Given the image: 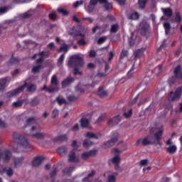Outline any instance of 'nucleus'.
<instances>
[{"mask_svg":"<svg viewBox=\"0 0 182 182\" xmlns=\"http://www.w3.org/2000/svg\"><path fill=\"white\" fill-rule=\"evenodd\" d=\"M164 132L163 127L151 128L150 129V134L143 138L141 144L143 146H161L160 140L163 139Z\"/></svg>","mask_w":182,"mask_h":182,"instance_id":"1","label":"nucleus"},{"mask_svg":"<svg viewBox=\"0 0 182 182\" xmlns=\"http://www.w3.org/2000/svg\"><path fill=\"white\" fill-rule=\"evenodd\" d=\"M83 65H85L83 58L79 54H75L70 57L68 62V66L70 69L74 68V75L75 76L77 75H83V73L79 70V68H83Z\"/></svg>","mask_w":182,"mask_h":182,"instance_id":"2","label":"nucleus"},{"mask_svg":"<svg viewBox=\"0 0 182 182\" xmlns=\"http://www.w3.org/2000/svg\"><path fill=\"white\" fill-rule=\"evenodd\" d=\"M13 139L14 143L20 146V149H23V151H31L32 147L25 136L18 132H14Z\"/></svg>","mask_w":182,"mask_h":182,"instance_id":"3","label":"nucleus"},{"mask_svg":"<svg viewBox=\"0 0 182 182\" xmlns=\"http://www.w3.org/2000/svg\"><path fill=\"white\" fill-rule=\"evenodd\" d=\"M25 87L27 88V92H28V93H32L36 90V85L25 82L23 85L19 87L14 91L9 92V95H10V96H16V95H19V93L23 92Z\"/></svg>","mask_w":182,"mask_h":182,"instance_id":"4","label":"nucleus"},{"mask_svg":"<svg viewBox=\"0 0 182 182\" xmlns=\"http://www.w3.org/2000/svg\"><path fill=\"white\" fill-rule=\"evenodd\" d=\"M30 134L33 137V139H37V140H43L46 136L45 133L40 131L38 124L31 127L30 129Z\"/></svg>","mask_w":182,"mask_h":182,"instance_id":"5","label":"nucleus"},{"mask_svg":"<svg viewBox=\"0 0 182 182\" xmlns=\"http://www.w3.org/2000/svg\"><path fill=\"white\" fill-rule=\"evenodd\" d=\"M2 159L3 163L8 164L12 159V152L10 150H4L3 152L0 149V160Z\"/></svg>","mask_w":182,"mask_h":182,"instance_id":"6","label":"nucleus"},{"mask_svg":"<svg viewBox=\"0 0 182 182\" xmlns=\"http://www.w3.org/2000/svg\"><path fill=\"white\" fill-rule=\"evenodd\" d=\"M119 136L120 135L119 134V133L114 134L113 136L111 138V139L109 141L103 144L102 148L103 149H109V147H113V145L116 144V143H117Z\"/></svg>","mask_w":182,"mask_h":182,"instance_id":"7","label":"nucleus"},{"mask_svg":"<svg viewBox=\"0 0 182 182\" xmlns=\"http://www.w3.org/2000/svg\"><path fill=\"white\" fill-rule=\"evenodd\" d=\"M150 28V25L147 23V22H142L140 24L139 28V33L140 35H142V36H144L147 32H149V28Z\"/></svg>","mask_w":182,"mask_h":182,"instance_id":"8","label":"nucleus"},{"mask_svg":"<svg viewBox=\"0 0 182 182\" xmlns=\"http://www.w3.org/2000/svg\"><path fill=\"white\" fill-rule=\"evenodd\" d=\"M24 160L25 158L23 156L14 158V168H19V167H22Z\"/></svg>","mask_w":182,"mask_h":182,"instance_id":"9","label":"nucleus"},{"mask_svg":"<svg viewBox=\"0 0 182 182\" xmlns=\"http://www.w3.org/2000/svg\"><path fill=\"white\" fill-rule=\"evenodd\" d=\"M98 0H90L88 6L86 7V11L89 14H92L95 11V6L97 5Z\"/></svg>","mask_w":182,"mask_h":182,"instance_id":"10","label":"nucleus"},{"mask_svg":"<svg viewBox=\"0 0 182 182\" xmlns=\"http://www.w3.org/2000/svg\"><path fill=\"white\" fill-rule=\"evenodd\" d=\"M7 82H11V78H9V77H5L0 79V92H4V90H5Z\"/></svg>","mask_w":182,"mask_h":182,"instance_id":"11","label":"nucleus"},{"mask_svg":"<svg viewBox=\"0 0 182 182\" xmlns=\"http://www.w3.org/2000/svg\"><path fill=\"white\" fill-rule=\"evenodd\" d=\"M97 154V150H91L88 152H84L81 155V159H82V160H87V159H89L90 157H92V156H95Z\"/></svg>","mask_w":182,"mask_h":182,"instance_id":"12","label":"nucleus"},{"mask_svg":"<svg viewBox=\"0 0 182 182\" xmlns=\"http://www.w3.org/2000/svg\"><path fill=\"white\" fill-rule=\"evenodd\" d=\"M120 123V117L119 115L115 116L112 119H109L107 122L109 126H117Z\"/></svg>","mask_w":182,"mask_h":182,"instance_id":"13","label":"nucleus"},{"mask_svg":"<svg viewBox=\"0 0 182 182\" xmlns=\"http://www.w3.org/2000/svg\"><path fill=\"white\" fill-rule=\"evenodd\" d=\"M35 14V11L33 10H29L26 13L21 14L19 15V18L21 19H28L32 16Z\"/></svg>","mask_w":182,"mask_h":182,"instance_id":"14","label":"nucleus"},{"mask_svg":"<svg viewBox=\"0 0 182 182\" xmlns=\"http://www.w3.org/2000/svg\"><path fill=\"white\" fill-rule=\"evenodd\" d=\"M146 49L144 48H140L139 50H136L134 52V60L139 59V58H141L143 55H144V51Z\"/></svg>","mask_w":182,"mask_h":182,"instance_id":"15","label":"nucleus"},{"mask_svg":"<svg viewBox=\"0 0 182 182\" xmlns=\"http://www.w3.org/2000/svg\"><path fill=\"white\" fill-rule=\"evenodd\" d=\"M42 161H43V156H37L33 161V167H39L41 164H42Z\"/></svg>","mask_w":182,"mask_h":182,"instance_id":"16","label":"nucleus"},{"mask_svg":"<svg viewBox=\"0 0 182 182\" xmlns=\"http://www.w3.org/2000/svg\"><path fill=\"white\" fill-rule=\"evenodd\" d=\"M56 174H58V168L55 166L53 169L50 173L49 176H46L44 177L45 180H49L50 178H53L56 177Z\"/></svg>","mask_w":182,"mask_h":182,"instance_id":"17","label":"nucleus"},{"mask_svg":"<svg viewBox=\"0 0 182 182\" xmlns=\"http://www.w3.org/2000/svg\"><path fill=\"white\" fill-rule=\"evenodd\" d=\"M174 75L178 79H182L181 65H178L175 68Z\"/></svg>","mask_w":182,"mask_h":182,"instance_id":"18","label":"nucleus"},{"mask_svg":"<svg viewBox=\"0 0 182 182\" xmlns=\"http://www.w3.org/2000/svg\"><path fill=\"white\" fill-rule=\"evenodd\" d=\"M161 11L165 16H167L168 18H171L173 16V10L171 8H162Z\"/></svg>","mask_w":182,"mask_h":182,"instance_id":"19","label":"nucleus"},{"mask_svg":"<svg viewBox=\"0 0 182 182\" xmlns=\"http://www.w3.org/2000/svg\"><path fill=\"white\" fill-rule=\"evenodd\" d=\"M73 80H75V79H73V77H68L66 79H65L63 81H62L61 85H62L63 87H66V86H69V85H70V83H73Z\"/></svg>","mask_w":182,"mask_h":182,"instance_id":"20","label":"nucleus"},{"mask_svg":"<svg viewBox=\"0 0 182 182\" xmlns=\"http://www.w3.org/2000/svg\"><path fill=\"white\" fill-rule=\"evenodd\" d=\"M68 162L75 163L76 162V154L75 151H71L68 155Z\"/></svg>","mask_w":182,"mask_h":182,"instance_id":"21","label":"nucleus"},{"mask_svg":"<svg viewBox=\"0 0 182 182\" xmlns=\"http://www.w3.org/2000/svg\"><path fill=\"white\" fill-rule=\"evenodd\" d=\"M180 98L177 96L176 92H171L168 98L169 102H174L176 100H179Z\"/></svg>","mask_w":182,"mask_h":182,"instance_id":"22","label":"nucleus"},{"mask_svg":"<svg viewBox=\"0 0 182 182\" xmlns=\"http://www.w3.org/2000/svg\"><path fill=\"white\" fill-rule=\"evenodd\" d=\"M26 123L27 126H32V124H35V126H36V124H36V118L33 117L27 119Z\"/></svg>","mask_w":182,"mask_h":182,"instance_id":"23","label":"nucleus"},{"mask_svg":"<svg viewBox=\"0 0 182 182\" xmlns=\"http://www.w3.org/2000/svg\"><path fill=\"white\" fill-rule=\"evenodd\" d=\"M82 146L84 149H89V147H91V146H93V141H91V140L89 139H86L84 140Z\"/></svg>","mask_w":182,"mask_h":182,"instance_id":"24","label":"nucleus"},{"mask_svg":"<svg viewBox=\"0 0 182 182\" xmlns=\"http://www.w3.org/2000/svg\"><path fill=\"white\" fill-rule=\"evenodd\" d=\"M80 124H81V127H82L83 129H86L87 127H89V119L82 118L80 120Z\"/></svg>","mask_w":182,"mask_h":182,"instance_id":"25","label":"nucleus"},{"mask_svg":"<svg viewBox=\"0 0 182 182\" xmlns=\"http://www.w3.org/2000/svg\"><path fill=\"white\" fill-rule=\"evenodd\" d=\"M57 153L60 154V156H66V153H68V148L65 146L60 147L57 149Z\"/></svg>","mask_w":182,"mask_h":182,"instance_id":"26","label":"nucleus"},{"mask_svg":"<svg viewBox=\"0 0 182 182\" xmlns=\"http://www.w3.org/2000/svg\"><path fill=\"white\" fill-rule=\"evenodd\" d=\"M102 134L97 135L93 132H87L86 136L88 137V139H95V140H98L99 137H100Z\"/></svg>","mask_w":182,"mask_h":182,"instance_id":"27","label":"nucleus"},{"mask_svg":"<svg viewBox=\"0 0 182 182\" xmlns=\"http://www.w3.org/2000/svg\"><path fill=\"white\" fill-rule=\"evenodd\" d=\"M39 103H41V100H39V98L38 97H34L30 102V105L31 106V107H35L36 106H38Z\"/></svg>","mask_w":182,"mask_h":182,"instance_id":"28","label":"nucleus"},{"mask_svg":"<svg viewBox=\"0 0 182 182\" xmlns=\"http://www.w3.org/2000/svg\"><path fill=\"white\" fill-rule=\"evenodd\" d=\"M73 170H75V166H70L63 171V174L65 176H70V174H72L73 172Z\"/></svg>","mask_w":182,"mask_h":182,"instance_id":"29","label":"nucleus"},{"mask_svg":"<svg viewBox=\"0 0 182 182\" xmlns=\"http://www.w3.org/2000/svg\"><path fill=\"white\" fill-rule=\"evenodd\" d=\"M128 55H129V50H122L119 57V62L122 63V59H124V58H127Z\"/></svg>","mask_w":182,"mask_h":182,"instance_id":"30","label":"nucleus"},{"mask_svg":"<svg viewBox=\"0 0 182 182\" xmlns=\"http://www.w3.org/2000/svg\"><path fill=\"white\" fill-rule=\"evenodd\" d=\"M50 85L53 86H58L59 85V80H58V76L56 75H53L51 77Z\"/></svg>","mask_w":182,"mask_h":182,"instance_id":"31","label":"nucleus"},{"mask_svg":"<svg viewBox=\"0 0 182 182\" xmlns=\"http://www.w3.org/2000/svg\"><path fill=\"white\" fill-rule=\"evenodd\" d=\"M166 151L169 153V154H174L176 151H177V146L176 145H173L166 149Z\"/></svg>","mask_w":182,"mask_h":182,"instance_id":"32","label":"nucleus"},{"mask_svg":"<svg viewBox=\"0 0 182 182\" xmlns=\"http://www.w3.org/2000/svg\"><path fill=\"white\" fill-rule=\"evenodd\" d=\"M164 27L165 29L166 35H168V33H170V31L171 30V25L170 24V23L166 22L164 24Z\"/></svg>","mask_w":182,"mask_h":182,"instance_id":"33","label":"nucleus"},{"mask_svg":"<svg viewBox=\"0 0 182 182\" xmlns=\"http://www.w3.org/2000/svg\"><path fill=\"white\" fill-rule=\"evenodd\" d=\"M58 90H59V88H58V86L52 85V84L47 89V91L48 92V93H53L55 92H58Z\"/></svg>","mask_w":182,"mask_h":182,"instance_id":"34","label":"nucleus"},{"mask_svg":"<svg viewBox=\"0 0 182 182\" xmlns=\"http://www.w3.org/2000/svg\"><path fill=\"white\" fill-rule=\"evenodd\" d=\"M181 16L180 15V12H176V16L175 19H172V22H177V23H181Z\"/></svg>","mask_w":182,"mask_h":182,"instance_id":"35","label":"nucleus"},{"mask_svg":"<svg viewBox=\"0 0 182 182\" xmlns=\"http://www.w3.org/2000/svg\"><path fill=\"white\" fill-rule=\"evenodd\" d=\"M98 96H100V97H106V96H107V92H106V90H105V89L100 88L98 90Z\"/></svg>","mask_w":182,"mask_h":182,"instance_id":"36","label":"nucleus"},{"mask_svg":"<svg viewBox=\"0 0 182 182\" xmlns=\"http://www.w3.org/2000/svg\"><path fill=\"white\" fill-rule=\"evenodd\" d=\"M119 31V24H112L111 26L110 33H116Z\"/></svg>","mask_w":182,"mask_h":182,"instance_id":"37","label":"nucleus"},{"mask_svg":"<svg viewBox=\"0 0 182 182\" xmlns=\"http://www.w3.org/2000/svg\"><path fill=\"white\" fill-rule=\"evenodd\" d=\"M121 160H122V159L120 158V156L117 155L114 158H112V161L113 164H120Z\"/></svg>","mask_w":182,"mask_h":182,"instance_id":"38","label":"nucleus"},{"mask_svg":"<svg viewBox=\"0 0 182 182\" xmlns=\"http://www.w3.org/2000/svg\"><path fill=\"white\" fill-rule=\"evenodd\" d=\"M19 62V60L12 55L11 58L9 60V65H16Z\"/></svg>","mask_w":182,"mask_h":182,"instance_id":"39","label":"nucleus"},{"mask_svg":"<svg viewBox=\"0 0 182 182\" xmlns=\"http://www.w3.org/2000/svg\"><path fill=\"white\" fill-rule=\"evenodd\" d=\"M56 102H58V105H66L68 102L66 101L65 99L64 98H60V97H57L55 99Z\"/></svg>","mask_w":182,"mask_h":182,"instance_id":"40","label":"nucleus"},{"mask_svg":"<svg viewBox=\"0 0 182 182\" xmlns=\"http://www.w3.org/2000/svg\"><path fill=\"white\" fill-rule=\"evenodd\" d=\"M5 173L6 174L7 177H12L14 176V171L12 168H9L5 170Z\"/></svg>","mask_w":182,"mask_h":182,"instance_id":"41","label":"nucleus"},{"mask_svg":"<svg viewBox=\"0 0 182 182\" xmlns=\"http://www.w3.org/2000/svg\"><path fill=\"white\" fill-rule=\"evenodd\" d=\"M62 50H65V52H68V50H69V45L65 43L63 44L58 50L59 53H60Z\"/></svg>","mask_w":182,"mask_h":182,"instance_id":"42","label":"nucleus"},{"mask_svg":"<svg viewBox=\"0 0 182 182\" xmlns=\"http://www.w3.org/2000/svg\"><path fill=\"white\" fill-rule=\"evenodd\" d=\"M42 68H43L42 64L38 65L32 68V73H38L39 70H41Z\"/></svg>","mask_w":182,"mask_h":182,"instance_id":"43","label":"nucleus"},{"mask_svg":"<svg viewBox=\"0 0 182 182\" xmlns=\"http://www.w3.org/2000/svg\"><path fill=\"white\" fill-rule=\"evenodd\" d=\"M146 4H147V0H139V5L141 9H144Z\"/></svg>","mask_w":182,"mask_h":182,"instance_id":"44","label":"nucleus"},{"mask_svg":"<svg viewBox=\"0 0 182 182\" xmlns=\"http://www.w3.org/2000/svg\"><path fill=\"white\" fill-rule=\"evenodd\" d=\"M23 105V101L18 100L17 102H13L14 107H21V106Z\"/></svg>","mask_w":182,"mask_h":182,"instance_id":"45","label":"nucleus"},{"mask_svg":"<svg viewBox=\"0 0 182 182\" xmlns=\"http://www.w3.org/2000/svg\"><path fill=\"white\" fill-rule=\"evenodd\" d=\"M57 140H58V141H67L68 136H66L65 134L60 135V136H58Z\"/></svg>","mask_w":182,"mask_h":182,"instance_id":"46","label":"nucleus"},{"mask_svg":"<svg viewBox=\"0 0 182 182\" xmlns=\"http://www.w3.org/2000/svg\"><path fill=\"white\" fill-rule=\"evenodd\" d=\"M58 12L62 15H64V16L69 15V11H66L65 9H58Z\"/></svg>","mask_w":182,"mask_h":182,"instance_id":"47","label":"nucleus"},{"mask_svg":"<svg viewBox=\"0 0 182 182\" xmlns=\"http://www.w3.org/2000/svg\"><path fill=\"white\" fill-rule=\"evenodd\" d=\"M139 17H140V16L139 15V13H137V12L132 13L130 15V19H133L134 21H136V19H139Z\"/></svg>","mask_w":182,"mask_h":182,"instance_id":"48","label":"nucleus"},{"mask_svg":"<svg viewBox=\"0 0 182 182\" xmlns=\"http://www.w3.org/2000/svg\"><path fill=\"white\" fill-rule=\"evenodd\" d=\"M107 40V37L106 36L100 37L97 41V44L102 45V43H105V42H106Z\"/></svg>","mask_w":182,"mask_h":182,"instance_id":"49","label":"nucleus"},{"mask_svg":"<svg viewBox=\"0 0 182 182\" xmlns=\"http://www.w3.org/2000/svg\"><path fill=\"white\" fill-rule=\"evenodd\" d=\"M132 113H133V109H131L129 110V112H124L123 114V116L125 117V119H129V117H132Z\"/></svg>","mask_w":182,"mask_h":182,"instance_id":"50","label":"nucleus"},{"mask_svg":"<svg viewBox=\"0 0 182 182\" xmlns=\"http://www.w3.org/2000/svg\"><path fill=\"white\" fill-rule=\"evenodd\" d=\"M175 93L176 94V95L178 97V98L180 99V97H181V94H182V86L181 87H178Z\"/></svg>","mask_w":182,"mask_h":182,"instance_id":"51","label":"nucleus"},{"mask_svg":"<svg viewBox=\"0 0 182 182\" xmlns=\"http://www.w3.org/2000/svg\"><path fill=\"white\" fill-rule=\"evenodd\" d=\"M128 43L129 46H134V38H133V34H132L131 37L128 38Z\"/></svg>","mask_w":182,"mask_h":182,"instance_id":"52","label":"nucleus"},{"mask_svg":"<svg viewBox=\"0 0 182 182\" xmlns=\"http://www.w3.org/2000/svg\"><path fill=\"white\" fill-rule=\"evenodd\" d=\"M107 182H116V176L113 175H109L107 176Z\"/></svg>","mask_w":182,"mask_h":182,"instance_id":"53","label":"nucleus"},{"mask_svg":"<svg viewBox=\"0 0 182 182\" xmlns=\"http://www.w3.org/2000/svg\"><path fill=\"white\" fill-rule=\"evenodd\" d=\"M68 100L69 102H76V100H77V97L75 95H69Z\"/></svg>","mask_w":182,"mask_h":182,"instance_id":"54","label":"nucleus"},{"mask_svg":"<svg viewBox=\"0 0 182 182\" xmlns=\"http://www.w3.org/2000/svg\"><path fill=\"white\" fill-rule=\"evenodd\" d=\"M6 127H8V124L0 119V129H6Z\"/></svg>","mask_w":182,"mask_h":182,"instance_id":"55","label":"nucleus"},{"mask_svg":"<svg viewBox=\"0 0 182 182\" xmlns=\"http://www.w3.org/2000/svg\"><path fill=\"white\" fill-rule=\"evenodd\" d=\"M81 5H83V0L75 1V3L73 4V6L74 8H77L78 6H81Z\"/></svg>","mask_w":182,"mask_h":182,"instance_id":"56","label":"nucleus"},{"mask_svg":"<svg viewBox=\"0 0 182 182\" xmlns=\"http://www.w3.org/2000/svg\"><path fill=\"white\" fill-rule=\"evenodd\" d=\"M104 8H105V11H110V9H112V4L105 3L104 5Z\"/></svg>","mask_w":182,"mask_h":182,"instance_id":"57","label":"nucleus"},{"mask_svg":"<svg viewBox=\"0 0 182 182\" xmlns=\"http://www.w3.org/2000/svg\"><path fill=\"white\" fill-rule=\"evenodd\" d=\"M103 120H105V114H102L96 121L97 124H99V123H102Z\"/></svg>","mask_w":182,"mask_h":182,"instance_id":"58","label":"nucleus"},{"mask_svg":"<svg viewBox=\"0 0 182 182\" xmlns=\"http://www.w3.org/2000/svg\"><path fill=\"white\" fill-rule=\"evenodd\" d=\"M155 72H156L158 75H160V73L163 72V67L161 65H159L155 68Z\"/></svg>","mask_w":182,"mask_h":182,"instance_id":"59","label":"nucleus"},{"mask_svg":"<svg viewBox=\"0 0 182 182\" xmlns=\"http://www.w3.org/2000/svg\"><path fill=\"white\" fill-rule=\"evenodd\" d=\"M64 59H65V54H62L58 60V65H62V63H63Z\"/></svg>","mask_w":182,"mask_h":182,"instance_id":"60","label":"nucleus"},{"mask_svg":"<svg viewBox=\"0 0 182 182\" xmlns=\"http://www.w3.org/2000/svg\"><path fill=\"white\" fill-rule=\"evenodd\" d=\"M140 166H144L149 164V159H143L139 162Z\"/></svg>","mask_w":182,"mask_h":182,"instance_id":"61","label":"nucleus"},{"mask_svg":"<svg viewBox=\"0 0 182 182\" xmlns=\"http://www.w3.org/2000/svg\"><path fill=\"white\" fill-rule=\"evenodd\" d=\"M58 116H59V110H58V109H55L53 111V118L56 119V117H58Z\"/></svg>","mask_w":182,"mask_h":182,"instance_id":"62","label":"nucleus"},{"mask_svg":"<svg viewBox=\"0 0 182 182\" xmlns=\"http://www.w3.org/2000/svg\"><path fill=\"white\" fill-rule=\"evenodd\" d=\"M6 12H8V8L6 7L0 8V15H3V14H6Z\"/></svg>","mask_w":182,"mask_h":182,"instance_id":"63","label":"nucleus"},{"mask_svg":"<svg viewBox=\"0 0 182 182\" xmlns=\"http://www.w3.org/2000/svg\"><path fill=\"white\" fill-rule=\"evenodd\" d=\"M90 58H96V51L94 50H91L90 51Z\"/></svg>","mask_w":182,"mask_h":182,"instance_id":"64","label":"nucleus"}]
</instances>
